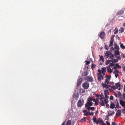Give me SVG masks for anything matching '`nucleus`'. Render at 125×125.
<instances>
[{
  "label": "nucleus",
  "mask_w": 125,
  "mask_h": 125,
  "mask_svg": "<svg viewBox=\"0 0 125 125\" xmlns=\"http://www.w3.org/2000/svg\"><path fill=\"white\" fill-rule=\"evenodd\" d=\"M93 120L94 122H95L97 124L99 123H102L103 122V121L101 118H99L97 119L96 117L95 116H94L93 117Z\"/></svg>",
  "instance_id": "1"
},
{
  "label": "nucleus",
  "mask_w": 125,
  "mask_h": 125,
  "mask_svg": "<svg viewBox=\"0 0 125 125\" xmlns=\"http://www.w3.org/2000/svg\"><path fill=\"white\" fill-rule=\"evenodd\" d=\"M84 100L83 99H81L78 100L77 102V106L78 107H81L83 104Z\"/></svg>",
  "instance_id": "2"
},
{
  "label": "nucleus",
  "mask_w": 125,
  "mask_h": 125,
  "mask_svg": "<svg viewBox=\"0 0 125 125\" xmlns=\"http://www.w3.org/2000/svg\"><path fill=\"white\" fill-rule=\"evenodd\" d=\"M82 85L83 88L86 89H88L89 86V83L87 82H86L83 83Z\"/></svg>",
  "instance_id": "3"
},
{
  "label": "nucleus",
  "mask_w": 125,
  "mask_h": 125,
  "mask_svg": "<svg viewBox=\"0 0 125 125\" xmlns=\"http://www.w3.org/2000/svg\"><path fill=\"white\" fill-rule=\"evenodd\" d=\"M100 101L99 104L100 105L102 106H104L105 105V104L106 103H108V101H105L104 99L101 100Z\"/></svg>",
  "instance_id": "4"
},
{
  "label": "nucleus",
  "mask_w": 125,
  "mask_h": 125,
  "mask_svg": "<svg viewBox=\"0 0 125 125\" xmlns=\"http://www.w3.org/2000/svg\"><path fill=\"white\" fill-rule=\"evenodd\" d=\"M84 79L89 82H91L93 81V78L91 77H86L84 78Z\"/></svg>",
  "instance_id": "5"
},
{
  "label": "nucleus",
  "mask_w": 125,
  "mask_h": 125,
  "mask_svg": "<svg viewBox=\"0 0 125 125\" xmlns=\"http://www.w3.org/2000/svg\"><path fill=\"white\" fill-rule=\"evenodd\" d=\"M82 81V78H78L77 82V86H78L81 85Z\"/></svg>",
  "instance_id": "6"
},
{
  "label": "nucleus",
  "mask_w": 125,
  "mask_h": 125,
  "mask_svg": "<svg viewBox=\"0 0 125 125\" xmlns=\"http://www.w3.org/2000/svg\"><path fill=\"white\" fill-rule=\"evenodd\" d=\"M102 85L103 88H105L106 89H108L110 86V85L103 83H102Z\"/></svg>",
  "instance_id": "7"
},
{
  "label": "nucleus",
  "mask_w": 125,
  "mask_h": 125,
  "mask_svg": "<svg viewBox=\"0 0 125 125\" xmlns=\"http://www.w3.org/2000/svg\"><path fill=\"white\" fill-rule=\"evenodd\" d=\"M105 35V32L104 31H102L99 35V36L102 39H104Z\"/></svg>",
  "instance_id": "8"
},
{
  "label": "nucleus",
  "mask_w": 125,
  "mask_h": 125,
  "mask_svg": "<svg viewBox=\"0 0 125 125\" xmlns=\"http://www.w3.org/2000/svg\"><path fill=\"white\" fill-rule=\"evenodd\" d=\"M97 79L99 82H101V80H103V77L102 75H97Z\"/></svg>",
  "instance_id": "9"
},
{
  "label": "nucleus",
  "mask_w": 125,
  "mask_h": 125,
  "mask_svg": "<svg viewBox=\"0 0 125 125\" xmlns=\"http://www.w3.org/2000/svg\"><path fill=\"white\" fill-rule=\"evenodd\" d=\"M93 103L92 102H88L85 105V106L86 107H89L92 106Z\"/></svg>",
  "instance_id": "10"
},
{
  "label": "nucleus",
  "mask_w": 125,
  "mask_h": 125,
  "mask_svg": "<svg viewBox=\"0 0 125 125\" xmlns=\"http://www.w3.org/2000/svg\"><path fill=\"white\" fill-rule=\"evenodd\" d=\"M106 68H107V71L110 73H111L113 71V69H111L110 68V66H107L106 67Z\"/></svg>",
  "instance_id": "11"
},
{
  "label": "nucleus",
  "mask_w": 125,
  "mask_h": 125,
  "mask_svg": "<svg viewBox=\"0 0 125 125\" xmlns=\"http://www.w3.org/2000/svg\"><path fill=\"white\" fill-rule=\"evenodd\" d=\"M119 103L123 107H125V102H124L122 100H121L120 101Z\"/></svg>",
  "instance_id": "12"
},
{
  "label": "nucleus",
  "mask_w": 125,
  "mask_h": 125,
  "mask_svg": "<svg viewBox=\"0 0 125 125\" xmlns=\"http://www.w3.org/2000/svg\"><path fill=\"white\" fill-rule=\"evenodd\" d=\"M88 74V73L86 71H84L82 73V75L83 76H86Z\"/></svg>",
  "instance_id": "13"
},
{
  "label": "nucleus",
  "mask_w": 125,
  "mask_h": 125,
  "mask_svg": "<svg viewBox=\"0 0 125 125\" xmlns=\"http://www.w3.org/2000/svg\"><path fill=\"white\" fill-rule=\"evenodd\" d=\"M121 112L120 110H118L117 111L116 115L117 116L119 117L121 115Z\"/></svg>",
  "instance_id": "14"
},
{
  "label": "nucleus",
  "mask_w": 125,
  "mask_h": 125,
  "mask_svg": "<svg viewBox=\"0 0 125 125\" xmlns=\"http://www.w3.org/2000/svg\"><path fill=\"white\" fill-rule=\"evenodd\" d=\"M86 111H87L86 110H84L83 111V113H85L84 115L87 116L88 115H89V114L90 113V112H86Z\"/></svg>",
  "instance_id": "15"
},
{
  "label": "nucleus",
  "mask_w": 125,
  "mask_h": 125,
  "mask_svg": "<svg viewBox=\"0 0 125 125\" xmlns=\"http://www.w3.org/2000/svg\"><path fill=\"white\" fill-rule=\"evenodd\" d=\"M110 52L108 51L107 52H106L105 53V56L106 58H107L108 57L110 54Z\"/></svg>",
  "instance_id": "16"
},
{
  "label": "nucleus",
  "mask_w": 125,
  "mask_h": 125,
  "mask_svg": "<svg viewBox=\"0 0 125 125\" xmlns=\"http://www.w3.org/2000/svg\"><path fill=\"white\" fill-rule=\"evenodd\" d=\"M99 98L100 100L104 99V95L102 94H101L99 96Z\"/></svg>",
  "instance_id": "17"
},
{
  "label": "nucleus",
  "mask_w": 125,
  "mask_h": 125,
  "mask_svg": "<svg viewBox=\"0 0 125 125\" xmlns=\"http://www.w3.org/2000/svg\"><path fill=\"white\" fill-rule=\"evenodd\" d=\"M114 41V39H111L110 41V44L109 45V47L112 46L113 45V43Z\"/></svg>",
  "instance_id": "18"
},
{
  "label": "nucleus",
  "mask_w": 125,
  "mask_h": 125,
  "mask_svg": "<svg viewBox=\"0 0 125 125\" xmlns=\"http://www.w3.org/2000/svg\"><path fill=\"white\" fill-rule=\"evenodd\" d=\"M120 54L119 51L118 50H116L115 52V56H117V55Z\"/></svg>",
  "instance_id": "19"
},
{
  "label": "nucleus",
  "mask_w": 125,
  "mask_h": 125,
  "mask_svg": "<svg viewBox=\"0 0 125 125\" xmlns=\"http://www.w3.org/2000/svg\"><path fill=\"white\" fill-rule=\"evenodd\" d=\"M115 104L114 103L112 102L110 104V107L111 109H113L115 108Z\"/></svg>",
  "instance_id": "20"
},
{
  "label": "nucleus",
  "mask_w": 125,
  "mask_h": 125,
  "mask_svg": "<svg viewBox=\"0 0 125 125\" xmlns=\"http://www.w3.org/2000/svg\"><path fill=\"white\" fill-rule=\"evenodd\" d=\"M115 48L117 50H119V48L118 46L117 45L116 43H115L114 44Z\"/></svg>",
  "instance_id": "21"
},
{
  "label": "nucleus",
  "mask_w": 125,
  "mask_h": 125,
  "mask_svg": "<svg viewBox=\"0 0 125 125\" xmlns=\"http://www.w3.org/2000/svg\"><path fill=\"white\" fill-rule=\"evenodd\" d=\"M106 71V69L105 67H104L102 68L101 72L102 73H105Z\"/></svg>",
  "instance_id": "22"
},
{
  "label": "nucleus",
  "mask_w": 125,
  "mask_h": 125,
  "mask_svg": "<svg viewBox=\"0 0 125 125\" xmlns=\"http://www.w3.org/2000/svg\"><path fill=\"white\" fill-rule=\"evenodd\" d=\"M120 83L118 82L115 84V86L117 89H118L119 87H120Z\"/></svg>",
  "instance_id": "23"
},
{
  "label": "nucleus",
  "mask_w": 125,
  "mask_h": 125,
  "mask_svg": "<svg viewBox=\"0 0 125 125\" xmlns=\"http://www.w3.org/2000/svg\"><path fill=\"white\" fill-rule=\"evenodd\" d=\"M112 61L111 60H108L106 61L105 64L106 65H108L110 62H112Z\"/></svg>",
  "instance_id": "24"
},
{
  "label": "nucleus",
  "mask_w": 125,
  "mask_h": 125,
  "mask_svg": "<svg viewBox=\"0 0 125 125\" xmlns=\"http://www.w3.org/2000/svg\"><path fill=\"white\" fill-rule=\"evenodd\" d=\"M87 109L88 110H90L92 111H93L94 110V107H88Z\"/></svg>",
  "instance_id": "25"
},
{
  "label": "nucleus",
  "mask_w": 125,
  "mask_h": 125,
  "mask_svg": "<svg viewBox=\"0 0 125 125\" xmlns=\"http://www.w3.org/2000/svg\"><path fill=\"white\" fill-rule=\"evenodd\" d=\"M71 120H68L67 122L66 125H71Z\"/></svg>",
  "instance_id": "26"
},
{
  "label": "nucleus",
  "mask_w": 125,
  "mask_h": 125,
  "mask_svg": "<svg viewBox=\"0 0 125 125\" xmlns=\"http://www.w3.org/2000/svg\"><path fill=\"white\" fill-rule=\"evenodd\" d=\"M86 117H83L81 119V121L83 122H84L86 121Z\"/></svg>",
  "instance_id": "27"
},
{
  "label": "nucleus",
  "mask_w": 125,
  "mask_h": 125,
  "mask_svg": "<svg viewBox=\"0 0 125 125\" xmlns=\"http://www.w3.org/2000/svg\"><path fill=\"white\" fill-rule=\"evenodd\" d=\"M104 95L105 97L104 99L105 100V101H108V99L109 98V96H108V95Z\"/></svg>",
  "instance_id": "28"
},
{
  "label": "nucleus",
  "mask_w": 125,
  "mask_h": 125,
  "mask_svg": "<svg viewBox=\"0 0 125 125\" xmlns=\"http://www.w3.org/2000/svg\"><path fill=\"white\" fill-rule=\"evenodd\" d=\"M109 55V59H112L113 57H114V55H113V54L111 52Z\"/></svg>",
  "instance_id": "29"
},
{
  "label": "nucleus",
  "mask_w": 125,
  "mask_h": 125,
  "mask_svg": "<svg viewBox=\"0 0 125 125\" xmlns=\"http://www.w3.org/2000/svg\"><path fill=\"white\" fill-rule=\"evenodd\" d=\"M104 95H108L109 94V93L108 92V91L107 90H104Z\"/></svg>",
  "instance_id": "30"
},
{
  "label": "nucleus",
  "mask_w": 125,
  "mask_h": 125,
  "mask_svg": "<svg viewBox=\"0 0 125 125\" xmlns=\"http://www.w3.org/2000/svg\"><path fill=\"white\" fill-rule=\"evenodd\" d=\"M124 30L123 28L121 27L119 30V32L120 33L123 32L124 31Z\"/></svg>",
  "instance_id": "31"
},
{
  "label": "nucleus",
  "mask_w": 125,
  "mask_h": 125,
  "mask_svg": "<svg viewBox=\"0 0 125 125\" xmlns=\"http://www.w3.org/2000/svg\"><path fill=\"white\" fill-rule=\"evenodd\" d=\"M104 83L107 84H110V82L107 79H106L105 80Z\"/></svg>",
  "instance_id": "32"
},
{
  "label": "nucleus",
  "mask_w": 125,
  "mask_h": 125,
  "mask_svg": "<svg viewBox=\"0 0 125 125\" xmlns=\"http://www.w3.org/2000/svg\"><path fill=\"white\" fill-rule=\"evenodd\" d=\"M120 47L123 49H125V46H124L123 43H121L120 45Z\"/></svg>",
  "instance_id": "33"
},
{
  "label": "nucleus",
  "mask_w": 125,
  "mask_h": 125,
  "mask_svg": "<svg viewBox=\"0 0 125 125\" xmlns=\"http://www.w3.org/2000/svg\"><path fill=\"white\" fill-rule=\"evenodd\" d=\"M79 97V94H76L74 95V97L75 98H78Z\"/></svg>",
  "instance_id": "34"
},
{
  "label": "nucleus",
  "mask_w": 125,
  "mask_h": 125,
  "mask_svg": "<svg viewBox=\"0 0 125 125\" xmlns=\"http://www.w3.org/2000/svg\"><path fill=\"white\" fill-rule=\"evenodd\" d=\"M112 62L109 65V66H110H110H111V67L113 66L114 65H115V63H114V62H113L112 61Z\"/></svg>",
  "instance_id": "35"
},
{
  "label": "nucleus",
  "mask_w": 125,
  "mask_h": 125,
  "mask_svg": "<svg viewBox=\"0 0 125 125\" xmlns=\"http://www.w3.org/2000/svg\"><path fill=\"white\" fill-rule=\"evenodd\" d=\"M116 104V107L117 108H121V107L120 106H119V104L118 103V102H117V103Z\"/></svg>",
  "instance_id": "36"
},
{
  "label": "nucleus",
  "mask_w": 125,
  "mask_h": 125,
  "mask_svg": "<svg viewBox=\"0 0 125 125\" xmlns=\"http://www.w3.org/2000/svg\"><path fill=\"white\" fill-rule=\"evenodd\" d=\"M116 68H118L121 69V66L119 65L118 63L116 64Z\"/></svg>",
  "instance_id": "37"
},
{
  "label": "nucleus",
  "mask_w": 125,
  "mask_h": 125,
  "mask_svg": "<svg viewBox=\"0 0 125 125\" xmlns=\"http://www.w3.org/2000/svg\"><path fill=\"white\" fill-rule=\"evenodd\" d=\"M119 73V72L118 71L115 70L113 72V73H116V74H118Z\"/></svg>",
  "instance_id": "38"
},
{
  "label": "nucleus",
  "mask_w": 125,
  "mask_h": 125,
  "mask_svg": "<svg viewBox=\"0 0 125 125\" xmlns=\"http://www.w3.org/2000/svg\"><path fill=\"white\" fill-rule=\"evenodd\" d=\"M95 65L94 64H92L91 65V68L92 69H93L95 67Z\"/></svg>",
  "instance_id": "39"
},
{
  "label": "nucleus",
  "mask_w": 125,
  "mask_h": 125,
  "mask_svg": "<svg viewBox=\"0 0 125 125\" xmlns=\"http://www.w3.org/2000/svg\"><path fill=\"white\" fill-rule=\"evenodd\" d=\"M112 60V61L113 62H114L115 63H116L118 61L117 59H113Z\"/></svg>",
  "instance_id": "40"
},
{
  "label": "nucleus",
  "mask_w": 125,
  "mask_h": 125,
  "mask_svg": "<svg viewBox=\"0 0 125 125\" xmlns=\"http://www.w3.org/2000/svg\"><path fill=\"white\" fill-rule=\"evenodd\" d=\"M99 56H100V60H102V61H104V58L103 56H100V55H99Z\"/></svg>",
  "instance_id": "41"
},
{
  "label": "nucleus",
  "mask_w": 125,
  "mask_h": 125,
  "mask_svg": "<svg viewBox=\"0 0 125 125\" xmlns=\"http://www.w3.org/2000/svg\"><path fill=\"white\" fill-rule=\"evenodd\" d=\"M118 96L119 97L121 98L122 96V94L120 92H118Z\"/></svg>",
  "instance_id": "42"
},
{
  "label": "nucleus",
  "mask_w": 125,
  "mask_h": 125,
  "mask_svg": "<svg viewBox=\"0 0 125 125\" xmlns=\"http://www.w3.org/2000/svg\"><path fill=\"white\" fill-rule=\"evenodd\" d=\"M111 88L115 90V89H117L116 88L115 86L114 85H112L111 87Z\"/></svg>",
  "instance_id": "43"
},
{
  "label": "nucleus",
  "mask_w": 125,
  "mask_h": 125,
  "mask_svg": "<svg viewBox=\"0 0 125 125\" xmlns=\"http://www.w3.org/2000/svg\"><path fill=\"white\" fill-rule=\"evenodd\" d=\"M92 99L91 98H88L87 101L88 102H92Z\"/></svg>",
  "instance_id": "44"
},
{
  "label": "nucleus",
  "mask_w": 125,
  "mask_h": 125,
  "mask_svg": "<svg viewBox=\"0 0 125 125\" xmlns=\"http://www.w3.org/2000/svg\"><path fill=\"white\" fill-rule=\"evenodd\" d=\"M98 72L99 73H97V75H101V73L102 72H101V71L100 69H98Z\"/></svg>",
  "instance_id": "45"
},
{
  "label": "nucleus",
  "mask_w": 125,
  "mask_h": 125,
  "mask_svg": "<svg viewBox=\"0 0 125 125\" xmlns=\"http://www.w3.org/2000/svg\"><path fill=\"white\" fill-rule=\"evenodd\" d=\"M95 104H95V105H98V99L96 100L95 102Z\"/></svg>",
  "instance_id": "46"
},
{
  "label": "nucleus",
  "mask_w": 125,
  "mask_h": 125,
  "mask_svg": "<svg viewBox=\"0 0 125 125\" xmlns=\"http://www.w3.org/2000/svg\"><path fill=\"white\" fill-rule=\"evenodd\" d=\"M85 62H86V64L87 65L89 64L90 62V61H85Z\"/></svg>",
  "instance_id": "47"
},
{
  "label": "nucleus",
  "mask_w": 125,
  "mask_h": 125,
  "mask_svg": "<svg viewBox=\"0 0 125 125\" xmlns=\"http://www.w3.org/2000/svg\"><path fill=\"white\" fill-rule=\"evenodd\" d=\"M105 49L106 50H108L109 47H108V46L107 45H105Z\"/></svg>",
  "instance_id": "48"
},
{
  "label": "nucleus",
  "mask_w": 125,
  "mask_h": 125,
  "mask_svg": "<svg viewBox=\"0 0 125 125\" xmlns=\"http://www.w3.org/2000/svg\"><path fill=\"white\" fill-rule=\"evenodd\" d=\"M112 114V113L111 112H109L108 113V115L109 116L111 115Z\"/></svg>",
  "instance_id": "49"
},
{
  "label": "nucleus",
  "mask_w": 125,
  "mask_h": 125,
  "mask_svg": "<svg viewBox=\"0 0 125 125\" xmlns=\"http://www.w3.org/2000/svg\"><path fill=\"white\" fill-rule=\"evenodd\" d=\"M122 68H123V70L124 72H125V67L124 65H123Z\"/></svg>",
  "instance_id": "50"
},
{
  "label": "nucleus",
  "mask_w": 125,
  "mask_h": 125,
  "mask_svg": "<svg viewBox=\"0 0 125 125\" xmlns=\"http://www.w3.org/2000/svg\"><path fill=\"white\" fill-rule=\"evenodd\" d=\"M105 104H106V106L107 107H108V108H109V104H107V103H105Z\"/></svg>",
  "instance_id": "51"
},
{
  "label": "nucleus",
  "mask_w": 125,
  "mask_h": 125,
  "mask_svg": "<svg viewBox=\"0 0 125 125\" xmlns=\"http://www.w3.org/2000/svg\"><path fill=\"white\" fill-rule=\"evenodd\" d=\"M117 59L120 60L121 59V57L120 56H119L118 57H117Z\"/></svg>",
  "instance_id": "52"
},
{
  "label": "nucleus",
  "mask_w": 125,
  "mask_h": 125,
  "mask_svg": "<svg viewBox=\"0 0 125 125\" xmlns=\"http://www.w3.org/2000/svg\"><path fill=\"white\" fill-rule=\"evenodd\" d=\"M113 99V96H111L110 97V100H112Z\"/></svg>",
  "instance_id": "53"
},
{
  "label": "nucleus",
  "mask_w": 125,
  "mask_h": 125,
  "mask_svg": "<svg viewBox=\"0 0 125 125\" xmlns=\"http://www.w3.org/2000/svg\"><path fill=\"white\" fill-rule=\"evenodd\" d=\"M115 37V35H112L111 37V39H114L113 38Z\"/></svg>",
  "instance_id": "54"
},
{
  "label": "nucleus",
  "mask_w": 125,
  "mask_h": 125,
  "mask_svg": "<svg viewBox=\"0 0 125 125\" xmlns=\"http://www.w3.org/2000/svg\"><path fill=\"white\" fill-rule=\"evenodd\" d=\"M94 114V113L93 112H91V113H90L89 115H93Z\"/></svg>",
  "instance_id": "55"
},
{
  "label": "nucleus",
  "mask_w": 125,
  "mask_h": 125,
  "mask_svg": "<svg viewBox=\"0 0 125 125\" xmlns=\"http://www.w3.org/2000/svg\"><path fill=\"white\" fill-rule=\"evenodd\" d=\"M106 124L107 125H110V123L109 122H108L107 121H106Z\"/></svg>",
  "instance_id": "56"
},
{
  "label": "nucleus",
  "mask_w": 125,
  "mask_h": 125,
  "mask_svg": "<svg viewBox=\"0 0 125 125\" xmlns=\"http://www.w3.org/2000/svg\"><path fill=\"white\" fill-rule=\"evenodd\" d=\"M117 102H118L117 100L116 99L115 100V104H116L117 103Z\"/></svg>",
  "instance_id": "57"
},
{
  "label": "nucleus",
  "mask_w": 125,
  "mask_h": 125,
  "mask_svg": "<svg viewBox=\"0 0 125 125\" xmlns=\"http://www.w3.org/2000/svg\"><path fill=\"white\" fill-rule=\"evenodd\" d=\"M112 125H116V124L115 123V122H113L112 123Z\"/></svg>",
  "instance_id": "58"
},
{
  "label": "nucleus",
  "mask_w": 125,
  "mask_h": 125,
  "mask_svg": "<svg viewBox=\"0 0 125 125\" xmlns=\"http://www.w3.org/2000/svg\"><path fill=\"white\" fill-rule=\"evenodd\" d=\"M111 77V76H108L107 77L106 79H108L109 80H110V79Z\"/></svg>",
  "instance_id": "59"
},
{
  "label": "nucleus",
  "mask_w": 125,
  "mask_h": 125,
  "mask_svg": "<svg viewBox=\"0 0 125 125\" xmlns=\"http://www.w3.org/2000/svg\"><path fill=\"white\" fill-rule=\"evenodd\" d=\"M101 125H106L103 122H102L101 123Z\"/></svg>",
  "instance_id": "60"
},
{
  "label": "nucleus",
  "mask_w": 125,
  "mask_h": 125,
  "mask_svg": "<svg viewBox=\"0 0 125 125\" xmlns=\"http://www.w3.org/2000/svg\"><path fill=\"white\" fill-rule=\"evenodd\" d=\"M123 98L125 99V94L124 93L123 94Z\"/></svg>",
  "instance_id": "61"
},
{
  "label": "nucleus",
  "mask_w": 125,
  "mask_h": 125,
  "mask_svg": "<svg viewBox=\"0 0 125 125\" xmlns=\"http://www.w3.org/2000/svg\"><path fill=\"white\" fill-rule=\"evenodd\" d=\"M115 77L116 78H117V76H118V74L115 73Z\"/></svg>",
  "instance_id": "62"
},
{
  "label": "nucleus",
  "mask_w": 125,
  "mask_h": 125,
  "mask_svg": "<svg viewBox=\"0 0 125 125\" xmlns=\"http://www.w3.org/2000/svg\"><path fill=\"white\" fill-rule=\"evenodd\" d=\"M118 32V30H117L116 31H115L114 32V33L115 34H116Z\"/></svg>",
  "instance_id": "63"
},
{
  "label": "nucleus",
  "mask_w": 125,
  "mask_h": 125,
  "mask_svg": "<svg viewBox=\"0 0 125 125\" xmlns=\"http://www.w3.org/2000/svg\"><path fill=\"white\" fill-rule=\"evenodd\" d=\"M116 65H115V66H114V67H113V69H115V70H116Z\"/></svg>",
  "instance_id": "64"
}]
</instances>
